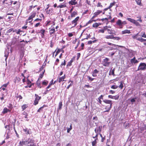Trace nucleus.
I'll list each match as a JSON object with an SVG mask.
<instances>
[{"mask_svg": "<svg viewBox=\"0 0 146 146\" xmlns=\"http://www.w3.org/2000/svg\"><path fill=\"white\" fill-rule=\"evenodd\" d=\"M26 142L27 146H36V144L35 143V141L33 139H29L28 140L26 141Z\"/></svg>", "mask_w": 146, "mask_h": 146, "instance_id": "nucleus-1", "label": "nucleus"}, {"mask_svg": "<svg viewBox=\"0 0 146 146\" xmlns=\"http://www.w3.org/2000/svg\"><path fill=\"white\" fill-rule=\"evenodd\" d=\"M127 22L125 21H122L120 19H118L116 22L117 25L119 27V28L122 29L123 28V25L126 24Z\"/></svg>", "mask_w": 146, "mask_h": 146, "instance_id": "nucleus-2", "label": "nucleus"}, {"mask_svg": "<svg viewBox=\"0 0 146 146\" xmlns=\"http://www.w3.org/2000/svg\"><path fill=\"white\" fill-rule=\"evenodd\" d=\"M110 59L106 58L102 61V64L105 66H108L110 65L111 62H109Z\"/></svg>", "mask_w": 146, "mask_h": 146, "instance_id": "nucleus-3", "label": "nucleus"}, {"mask_svg": "<svg viewBox=\"0 0 146 146\" xmlns=\"http://www.w3.org/2000/svg\"><path fill=\"white\" fill-rule=\"evenodd\" d=\"M146 69V63H141L138 67V70H144Z\"/></svg>", "mask_w": 146, "mask_h": 146, "instance_id": "nucleus-4", "label": "nucleus"}, {"mask_svg": "<svg viewBox=\"0 0 146 146\" xmlns=\"http://www.w3.org/2000/svg\"><path fill=\"white\" fill-rule=\"evenodd\" d=\"M36 14V13L34 12L32 13L31 15L29 17L27 21H29V23L31 22L33 20V19L35 17Z\"/></svg>", "mask_w": 146, "mask_h": 146, "instance_id": "nucleus-5", "label": "nucleus"}, {"mask_svg": "<svg viewBox=\"0 0 146 146\" xmlns=\"http://www.w3.org/2000/svg\"><path fill=\"white\" fill-rule=\"evenodd\" d=\"M102 11L98 10L97 11L94 13V16L92 17L91 19H94L96 17H97L98 15L100 13H102Z\"/></svg>", "mask_w": 146, "mask_h": 146, "instance_id": "nucleus-6", "label": "nucleus"}, {"mask_svg": "<svg viewBox=\"0 0 146 146\" xmlns=\"http://www.w3.org/2000/svg\"><path fill=\"white\" fill-rule=\"evenodd\" d=\"M112 105H110L109 106H106L105 107V109L106 110L104 111V112H109L112 108Z\"/></svg>", "mask_w": 146, "mask_h": 146, "instance_id": "nucleus-7", "label": "nucleus"}, {"mask_svg": "<svg viewBox=\"0 0 146 146\" xmlns=\"http://www.w3.org/2000/svg\"><path fill=\"white\" fill-rule=\"evenodd\" d=\"M102 126H100L98 128L95 129V131L96 133H100L101 131V129L102 128Z\"/></svg>", "mask_w": 146, "mask_h": 146, "instance_id": "nucleus-8", "label": "nucleus"}, {"mask_svg": "<svg viewBox=\"0 0 146 146\" xmlns=\"http://www.w3.org/2000/svg\"><path fill=\"white\" fill-rule=\"evenodd\" d=\"M79 19V17H76L74 20L72 22V24H74L73 27H75L77 25V22Z\"/></svg>", "mask_w": 146, "mask_h": 146, "instance_id": "nucleus-9", "label": "nucleus"}, {"mask_svg": "<svg viewBox=\"0 0 146 146\" xmlns=\"http://www.w3.org/2000/svg\"><path fill=\"white\" fill-rule=\"evenodd\" d=\"M26 141H24L23 140L20 141L18 146H23L24 145H26Z\"/></svg>", "mask_w": 146, "mask_h": 146, "instance_id": "nucleus-10", "label": "nucleus"}, {"mask_svg": "<svg viewBox=\"0 0 146 146\" xmlns=\"http://www.w3.org/2000/svg\"><path fill=\"white\" fill-rule=\"evenodd\" d=\"M11 111V110L7 109V108L5 107L4 108L3 110L2 111V113L3 114H5L7 113L8 112H10Z\"/></svg>", "mask_w": 146, "mask_h": 146, "instance_id": "nucleus-11", "label": "nucleus"}, {"mask_svg": "<svg viewBox=\"0 0 146 146\" xmlns=\"http://www.w3.org/2000/svg\"><path fill=\"white\" fill-rule=\"evenodd\" d=\"M103 102L106 104H110V105H112V103L111 100H104L103 101Z\"/></svg>", "mask_w": 146, "mask_h": 146, "instance_id": "nucleus-12", "label": "nucleus"}, {"mask_svg": "<svg viewBox=\"0 0 146 146\" xmlns=\"http://www.w3.org/2000/svg\"><path fill=\"white\" fill-rule=\"evenodd\" d=\"M130 62L132 64H135L137 63L138 61L135 59V57H134L133 58L131 59Z\"/></svg>", "mask_w": 146, "mask_h": 146, "instance_id": "nucleus-13", "label": "nucleus"}, {"mask_svg": "<svg viewBox=\"0 0 146 146\" xmlns=\"http://www.w3.org/2000/svg\"><path fill=\"white\" fill-rule=\"evenodd\" d=\"M108 97L109 98H110L111 99H114L115 100H117L119 98V96H113L111 95H109L108 96Z\"/></svg>", "mask_w": 146, "mask_h": 146, "instance_id": "nucleus-14", "label": "nucleus"}, {"mask_svg": "<svg viewBox=\"0 0 146 146\" xmlns=\"http://www.w3.org/2000/svg\"><path fill=\"white\" fill-rule=\"evenodd\" d=\"M130 31L128 30H125L121 31V34L122 35H124L126 34H130Z\"/></svg>", "mask_w": 146, "mask_h": 146, "instance_id": "nucleus-15", "label": "nucleus"}, {"mask_svg": "<svg viewBox=\"0 0 146 146\" xmlns=\"http://www.w3.org/2000/svg\"><path fill=\"white\" fill-rule=\"evenodd\" d=\"M10 134V131L9 129H8L7 132V131L6 132L5 135H6V138L8 139L9 138V136Z\"/></svg>", "mask_w": 146, "mask_h": 146, "instance_id": "nucleus-16", "label": "nucleus"}, {"mask_svg": "<svg viewBox=\"0 0 146 146\" xmlns=\"http://www.w3.org/2000/svg\"><path fill=\"white\" fill-rule=\"evenodd\" d=\"M23 131L25 132V134H29L31 133V131H29V129L27 128L24 129Z\"/></svg>", "mask_w": 146, "mask_h": 146, "instance_id": "nucleus-17", "label": "nucleus"}, {"mask_svg": "<svg viewBox=\"0 0 146 146\" xmlns=\"http://www.w3.org/2000/svg\"><path fill=\"white\" fill-rule=\"evenodd\" d=\"M65 78V75H64L63 76H62L61 77H60L59 80H58V82L60 83L62 81H64V79Z\"/></svg>", "mask_w": 146, "mask_h": 146, "instance_id": "nucleus-18", "label": "nucleus"}, {"mask_svg": "<svg viewBox=\"0 0 146 146\" xmlns=\"http://www.w3.org/2000/svg\"><path fill=\"white\" fill-rule=\"evenodd\" d=\"M5 55H4V56L5 57V61L6 62L8 56L9 55V52L8 51H7V50H6L5 52Z\"/></svg>", "mask_w": 146, "mask_h": 146, "instance_id": "nucleus-19", "label": "nucleus"}, {"mask_svg": "<svg viewBox=\"0 0 146 146\" xmlns=\"http://www.w3.org/2000/svg\"><path fill=\"white\" fill-rule=\"evenodd\" d=\"M105 38L107 39H113L114 36L112 35H111L106 36Z\"/></svg>", "mask_w": 146, "mask_h": 146, "instance_id": "nucleus-20", "label": "nucleus"}, {"mask_svg": "<svg viewBox=\"0 0 146 146\" xmlns=\"http://www.w3.org/2000/svg\"><path fill=\"white\" fill-rule=\"evenodd\" d=\"M55 31V29L54 27H53V28L49 30V33L50 35H51L52 34H53L54 33Z\"/></svg>", "mask_w": 146, "mask_h": 146, "instance_id": "nucleus-21", "label": "nucleus"}, {"mask_svg": "<svg viewBox=\"0 0 146 146\" xmlns=\"http://www.w3.org/2000/svg\"><path fill=\"white\" fill-rule=\"evenodd\" d=\"M73 0H71L69 2V4L72 5H75L77 4V2Z\"/></svg>", "mask_w": 146, "mask_h": 146, "instance_id": "nucleus-22", "label": "nucleus"}, {"mask_svg": "<svg viewBox=\"0 0 146 146\" xmlns=\"http://www.w3.org/2000/svg\"><path fill=\"white\" fill-rule=\"evenodd\" d=\"M140 36H141L142 37L146 38V34H145V32H141Z\"/></svg>", "mask_w": 146, "mask_h": 146, "instance_id": "nucleus-23", "label": "nucleus"}, {"mask_svg": "<svg viewBox=\"0 0 146 146\" xmlns=\"http://www.w3.org/2000/svg\"><path fill=\"white\" fill-rule=\"evenodd\" d=\"M127 19L131 23H133L135 21V20L132 19L130 18H127Z\"/></svg>", "mask_w": 146, "mask_h": 146, "instance_id": "nucleus-24", "label": "nucleus"}, {"mask_svg": "<svg viewBox=\"0 0 146 146\" xmlns=\"http://www.w3.org/2000/svg\"><path fill=\"white\" fill-rule=\"evenodd\" d=\"M45 32V31L44 29H42L40 30V32L41 33L42 35V37H43V36H44V32Z\"/></svg>", "mask_w": 146, "mask_h": 146, "instance_id": "nucleus-25", "label": "nucleus"}, {"mask_svg": "<svg viewBox=\"0 0 146 146\" xmlns=\"http://www.w3.org/2000/svg\"><path fill=\"white\" fill-rule=\"evenodd\" d=\"M109 34L113 35L115 33V31L112 29H110V31L108 33Z\"/></svg>", "mask_w": 146, "mask_h": 146, "instance_id": "nucleus-26", "label": "nucleus"}, {"mask_svg": "<svg viewBox=\"0 0 146 146\" xmlns=\"http://www.w3.org/2000/svg\"><path fill=\"white\" fill-rule=\"evenodd\" d=\"M137 40L141 42L146 41V39H143L141 38H139L137 39Z\"/></svg>", "mask_w": 146, "mask_h": 146, "instance_id": "nucleus-27", "label": "nucleus"}, {"mask_svg": "<svg viewBox=\"0 0 146 146\" xmlns=\"http://www.w3.org/2000/svg\"><path fill=\"white\" fill-rule=\"evenodd\" d=\"M53 80H52L51 81V82H50V83L48 85V86L46 87V89H48L50 87V86L53 84Z\"/></svg>", "mask_w": 146, "mask_h": 146, "instance_id": "nucleus-28", "label": "nucleus"}, {"mask_svg": "<svg viewBox=\"0 0 146 146\" xmlns=\"http://www.w3.org/2000/svg\"><path fill=\"white\" fill-rule=\"evenodd\" d=\"M137 4L139 5H141V0H135Z\"/></svg>", "mask_w": 146, "mask_h": 146, "instance_id": "nucleus-29", "label": "nucleus"}, {"mask_svg": "<svg viewBox=\"0 0 146 146\" xmlns=\"http://www.w3.org/2000/svg\"><path fill=\"white\" fill-rule=\"evenodd\" d=\"M77 14V12H76L74 11L73 12L71 13V17H74L75 15H76Z\"/></svg>", "mask_w": 146, "mask_h": 146, "instance_id": "nucleus-30", "label": "nucleus"}, {"mask_svg": "<svg viewBox=\"0 0 146 146\" xmlns=\"http://www.w3.org/2000/svg\"><path fill=\"white\" fill-rule=\"evenodd\" d=\"M72 129V124H71L70 125V128H68L67 129V132L68 133H69L70 131Z\"/></svg>", "mask_w": 146, "mask_h": 146, "instance_id": "nucleus-31", "label": "nucleus"}, {"mask_svg": "<svg viewBox=\"0 0 146 146\" xmlns=\"http://www.w3.org/2000/svg\"><path fill=\"white\" fill-rule=\"evenodd\" d=\"M28 107L27 105L26 104L23 105L22 106V108L23 109V110H24L26 108Z\"/></svg>", "mask_w": 146, "mask_h": 146, "instance_id": "nucleus-32", "label": "nucleus"}, {"mask_svg": "<svg viewBox=\"0 0 146 146\" xmlns=\"http://www.w3.org/2000/svg\"><path fill=\"white\" fill-rule=\"evenodd\" d=\"M46 107V106L44 105L43 106L37 110L38 112H40V110H42V109L44 107Z\"/></svg>", "mask_w": 146, "mask_h": 146, "instance_id": "nucleus-33", "label": "nucleus"}, {"mask_svg": "<svg viewBox=\"0 0 146 146\" xmlns=\"http://www.w3.org/2000/svg\"><path fill=\"white\" fill-rule=\"evenodd\" d=\"M99 26L98 23H95L93 25V27H97Z\"/></svg>", "mask_w": 146, "mask_h": 146, "instance_id": "nucleus-34", "label": "nucleus"}, {"mask_svg": "<svg viewBox=\"0 0 146 146\" xmlns=\"http://www.w3.org/2000/svg\"><path fill=\"white\" fill-rule=\"evenodd\" d=\"M124 125L125 128H127L129 127V123H125Z\"/></svg>", "mask_w": 146, "mask_h": 146, "instance_id": "nucleus-35", "label": "nucleus"}, {"mask_svg": "<svg viewBox=\"0 0 146 146\" xmlns=\"http://www.w3.org/2000/svg\"><path fill=\"white\" fill-rule=\"evenodd\" d=\"M133 24H135L137 26H140V25L139 23L138 22H137L135 20V21L134 22Z\"/></svg>", "mask_w": 146, "mask_h": 146, "instance_id": "nucleus-36", "label": "nucleus"}, {"mask_svg": "<svg viewBox=\"0 0 146 146\" xmlns=\"http://www.w3.org/2000/svg\"><path fill=\"white\" fill-rule=\"evenodd\" d=\"M38 80L36 82V84L38 87H39L40 88H41L42 87L40 86V83L38 82Z\"/></svg>", "mask_w": 146, "mask_h": 146, "instance_id": "nucleus-37", "label": "nucleus"}, {"mask_svg": "<svg viewBox=\"0 0 146 146\" xmlns=\"http://www.w3.org/2000/svg\"><path fill=\"white\" fill-rule=\"evenodd\" d=\"M7 107L9 108V109L11 110H11L13 108L12 105L11 104H9L7 106Z\"/></svg>", "mask_w": 146, "mask_h": 146, "instance_id": "nucleus-38", "label": "nucleus"}, {"mask_svg": "<svg viewBox=\"0 0 146 146\" xmlns=\"http://www.w3.org/2000/svg\"><path fill=\"white\" fill-rule=\"evenodd\" d=\"M115 70V68H114L113 70H112L111 69L110 70H111V75H113V76H115L114 74V71Z\"/></svg>", "mask_w": 146, "mask_h": 146, "instance_id": "nucleus-39", "label": "nucleus"}, {"mask_svg": "<svg viewBox=\"0 0 146 146\" xmlns=\"http://www.w3.org/2000/svg\"><path fill=\"white\" fill-rule=\"evenodd\" d=\"M138 35V34H137L135 35H134L133 36V38L134 39H135L137 40V39L139 38H139L137 37Z\"/></svg>", "mask_w": 146, "mask_h": 146, "instance_id": "nucleus-40", "label": "nucleus"}, {"mask_svg": "<svg viewBox=\"0 0 146 146\" xmlns=\"http://www.w3.org/2000/svg\"><path fill=\"white\" fill-rule=\"evenodd\" d=\"M96 139H95L94 141L92 142V145L93 146H95L97 143Z\"/></svg>", "mask_w": 146, "mask_h": 146, "instance_id": "nucleus-41", "label": "nucleus"}, {"mask_svg": "<svg viewBox=\"0 0 146 146\" xmlns=\"http://www.w3.org/2000/svg\"><path fill=\"white\" fill-rule=\"evenodd\" d=\"M118 86L116 85H112L111 87V88L113 89H115L117 88Z\"/></svg>", "mask_w": 146, "mask_h": 146, "instance_id": "nucleus-42", "label": "nucleus"}, {"mask_svg": "<svg viewBox=\"0 0 146 146\" xmlns=\"http://www.w3.org/2000/svg\"><path fill=\"white\" fill-rule=\"evenodd\" d=\"M62 105V103L61 102H60L59 104L58 105V109L60 110L61 109Z\"/></svg>", "mask_w": 146, "mask_h": 146, "instance_id": "nucleus-43", "label": "nucleus"}, {"mask_svg": "<svg viewBox=\"0 0 146 146\" xmlns=\"http://www.w3.org/2000/svg\"><path fill=\"white\" fill-rule=\"evenodd\" d=\"M66 7V6L65 5H58V6L57 7L58 8H62L64 7Z\"/></svg>", "mask_w": 146, "mask_h": 146, "instance_id": "nucleus-44", "label": "nucleus"}, {"mask_svg": "<svg viewBox=\"0 0 146 146\" xmlns=\"http://www.w3.org/2000/svg\"><path fill=\"white\" fill-rule=\"evenodd\" d=\"M115 4V2H113L111 3L110 4V5L108 7V8L110 9L111 8L113 5H114Z\"/></svg>", "mask_w": 146, "mask_h": 146, "instance_id": "nucleus-45", "label": "nucleus"}, {"mask_svg": "<svg viewBox=\"0 0 146 146\" xmlns=\"http://www.w3.org/2000/svg\"><path fill=\"white\" fill-rule=\"evenodd\" d=\"M66 65V61L65 60H64V62H62L60 65V67L62 68V66H65Z\"/></svg>", "mask_w": 146, "mask_h": 146, "instance_id": "nucleus-46", "label": "nucleus"}, {"mask_svg": "<svg viewBox=\"0 0 146 146\" xmlns=\"http://www.w3.org/2000/svg\"><path fill=\"white\" fill-rule=\"evenodd\" d=\"M48 83V82L47 81H44L42 82V84L45 85H47Z\"/></svg>", "mask_w": 146, "mask_h": 146, "instance_id": "nucleus-47", "label": "nucleus"}, {"mask_svg": "<svg viewBox=\"0 0 146 146\" xmlns=\"http://www.w3.org/2000/svg\"><path fill=\"white\" fill-rule=\"evenodd\" d=\"M123 87V84L121 82H120V84L119 86V88H120L121 89H122Z\"/></svg>", "mask_w": 146, "mask_h": 146, "instance_id": "nucleus-48", "label": "nucleus"}, {"mask_svg": "<svg viewBox=\"0 0 146 146\" xmlns=\"http://www.w3.org/2000/svg\"><path fill=\"white\" fill-rule=\"evenodd\" d=\"M113 39L117 40H119L121 39V38L119 37H114V38H113Z\"/></svg>", "mask_w": 146, "mask_h": 146, "instance_id": "nucleus-49", "label": "nucleus"}, {"mask_svg": "<svg viewBox=\"0 0 146 146\" xmlns=\"http://www.w3.org/2000/svg\"><path fill=\"white\" fill-rule=\"evenodd\" d=\"M71 82V83L67 87V89H68L69 88H70V86H72V83H73V81H70L69 82Z\"/></svg>", "mask_w": 146, "mask_h": 146, "instance_id": "nucleus-50", "label": "nucleus"}, {"mask_svg": "<svg viewBox=\"0 0 146 146\" xmlns=\"http://www.w3.org/2000/svg\"><path fill=\"white\" fill-rule=\"evenodd\" d=\"M13 28H11L7 31V33H9L12 31L13 32Z\"/></svg>", "mask_w": 146, "mask_h": 146, "instance_id": "nucleus-51", "label": "nucleus"}, {"mask_svg": "<svg viewBox=\"0 0 146 146\" xmlns=\"http://www.w3.org/2000/svg\"><path fill=\"white\" fill-rule=\"evenodd\" d=\"M14 130L15 132V134L16 135L17 137L19 138V135L17 133V131L15 130V127H14Z\"/></svg>", "mask_w": 146, "mask_h": 146, "instance_id": "nucleus-52", "label": "nucleus"}, {"mask_svg": "<svg viewBox=\"0 0 146 146\" xmlns=\"http://www.w3.org/2000/svg\"><path fill=\"white\" fill-rule=\"evenodd\" d=\"M9 82H8L7 83L4 84L2 86V87H6L9 84Z\"/></svg>", "mask_w": 146, "mask_h": 146, "instance_id": "nucleus-53", "label": "nucleus"}, {"mask_svg": "<svg viewBox=\"0 0 146 146\" xmlns=\"http://www.w3.org/2000/svg\"><path fill=\"white\" fill-rule=\"evenodd\" d=\"M87 77L88 78L89 80H90L91 81H92L94 79V78H92L89 76H88Z\"/></svg>", "mask_w": 146, "mask_h": 146, "instance_id": "nucleus-54", "label": "nucleus"}, {"mask_svg": "<svg viewBox=\"0 0 146 146\" xmlns=\"http://www.w3.org/2000/svg\"><path fill=\"white\" fill-rule=\"evenodd\" d=\"M92 72L95 74H97L98 73L99 71H98L97 69H95Z\"/></svg>", "mask_w": 146, "mask_h": 146, "instance_id": "nucleus-55", "label": "nucleus"}, {"mask_svg": "<svg viewBox=\"0 0 146 146\" xmlns=\"http://www.w3.org/2000/svg\"><path fill=\"white\" fill-rule=\"evenodd\" d=\"M38 101L37 100H35L34 102V104L35 105H36L38 103Z\"/></svg>", "mask_w": 146, "mask_h": 146, "instance_id": "nucleus-56", "label": "nucleus"}, {"mask_svg": "<svg viewBox=\"0 0 146 146\" xmlns=\"http://www.w3.org/2000/svg\"><path fill=\"white\" fill-rule=\"evenodd\" d=\"M44 71L42 74H40V76H39V77L40 78H41L43 77V75L44 74Z\"/></svg>", "mask_w": 146, "mask_h": 146, "instance_id": "nucleus-57", "label": "nucleus"}, {"mask_svg": "<svg viewBox=\"0 0 146 146\" xmlns=\"http://www.w3.org/2000/svg\"><path fill=\"white\" fill-rule=\"evenodd\" d=\"M60 52V50L59 49H58V50H57V51L56 52V54L55 55V56H56L58 55V54L59 53V52Z\"/></svg>", "mask_w": 146, "mask_h": 146, "instance_id": "nucleus-58", "label": "nucleus"}, {"mask_svg": "<svg viewBox=\"0 0 146 146\" xmlns=\"http://www.w3.org/2000/svg\"><path fill=\"white\" fill-rule=\"evenodd\" d=\"M92 20H90L88 23L90 24L93 21H94V22H96V20H92Z\"/></svg>", "mask_w": 146, "mask_h": 146, "instance_id": "nucleus-59", "label": "nucleus"}, {"mask_svg": "<svg viewBox=\"0 0 146 146\" xmlns=\"http://www.w3.org/2000/svg\"><path fill=\"white\" fill-rule=\"evenodd\" d=\"M97 7H102L103 6L102 5H101V3H98L97 5Z\"/></svg>", "mask_w": 146, "mask_h": 146, "instance_id": "nucleus-60", "label": "nucleus"}, {"mask_svg": "<svg viewBox=\"0 0 146 146\" xmlns=\"http://www.w3.org/2000/svg\"><path fill=\"white\" fill-rule=\"evenodd\" d=\"M104 31H105L104 29H101L99 30V32L102 33H104Z\"/></svg>", "mask_w": 146, "mask_h": 146, "instance_id": "nucleus-61", "label": "nucleus"}, {"mask_svg": "<svg viewBox=\"0 0 146 146\" xmlns=\"http://www.w3.org/2000/svg\"><path fill=\"white\" fill-rule=\"evenodd\" d=\"M131 102L132 103V104H133V103L134 102H135V99L133 98L131 100Z\"/></svg>", "mask_w": 146, "mask_h": 146, "instance_id": "nucleus-62", "label": "nucleus"}, {"mask_svg": "<svg viewBox=\"0 0 146 146\" xmlns=\"http://www.w3.org/2000/svg\"><path fill=\"white\" fill-rule=\"evenodd\" d=\"M141 17H139V19H138L136 21H139V22H140V23H142V20L141 19Z\"/></svg>", "mask_w": 146, "mask_h": 146, "instance_id": "nucleus-63", "label": "nucleus"}, {"mask_svg": "<svg viewBox=\"0 0 146 146\" xmlns=\"http://www.w3.org/2000/svg\"><path fill=\"white\" fill-rule=\"evenodd\" d=\"M40 99V97H39V96H38L36 97L35 100L38 101Z\"/></svg>", "mask_w": 146, "mask_h": 146, "instance_id": "nucleus-64", "label": "nucleus"}]
</instances>
